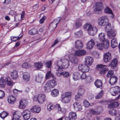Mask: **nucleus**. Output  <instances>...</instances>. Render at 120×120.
Instances as JSON below:
<instances>
[{"label": "nucleus", "instance_id": "nucleus-6", "mask_svg": "<svg viewBox=\"0 0 120 120\" xmlns=\"http://www.w3.org/2000/svg\"><path fill=\"white\" fill-rule=\"evenodd\" d=\"M97 66V69L100 71L99 73L101 74L104 75L109 70L108 68H106V65L100 64Z\"/></svg>", "mask_w": 120, "mask_h": 120}, {"label": "nucleus", "instance_id": "nucleus-18", "mask_svg": "<svg viewBox=\"0 0 120 120\" xmlns=\"http://www.w3.org/2000/svg\"><path fill=\"white\" fill-rule=\"evenodd\" d=\"M95 8L94 10L97 13L98 12H101V4L99 3H97L95 4Z\"/></svg>", "mask_w": 120, "mask_h": 120}, {"label": "nucleus", "instance_id": "nucleus-41", "mask_svg": "<svg viewBox=\"0 0 120 120\" xmlns=\"http://www.w3.org/2000/svg\"><path fill=\"white\" fill-rule=\"evenodd\" d=\"M96 110L98 115H99L102 112L103 109L101 106H97L96 107Z\"/></svg>", "mask_w": 120, "mask_h": 120}, {"label": "nucleus", "instance_id": "nucleus-11", "mask_svg": "<svg viewBox=\"0 0 120 120\" xmlns=\"http://www.w3.org/2000/svg\"><path fill=\"white\" fill-rule=\"evenodd\" d=\"M94 61L93 58L91 56H86L85 58L84 63L85 65H91Z\"/></svg>", "mask_w": 120, "mask_h": 120}, {"label": "nucleus", "instance_id": "nucleus-33", "mask_svg": "<svg viewBox=\"0 0 120 120\" xmlns=\"http://www.w3.org/2000/svg\"><path fill=\"white\" fill-rule=\"evenodd\" d=\"M117 40L116 39L113 38L112 39L111 41V46L113 48H115L118 45Z\"/></svg>", "mask_w": 120, "mask_h": 120}, {"label": "nucleus", "instance_id": "nucleus-4", "mask_svg": "<svg viewBox=\"0 0 120 120\" xmlns=\"http://www.w3.org/2000/svg\"><path fill=\"white\" fill-rule=\"evenodd\" d=\"M109 22V19L108 17L106 16H102L99 18L98 21V25L101 26L106 25Z\"/></svg>", "mask_w": 120, "mask_h": 120}, {"label": "nucleus", "instance_id": "nucleus-31", "mask_svg": "<svg viewBox=\"0 0 120 120\" xmlns=\"http://www.w3.org/2000/svg\"><path fill=\"white\" fill-rule=\"evenodd\" d=\"M28 33L30 35H34L38 34V31L37 29L33 28L29 30L28 31Z\"/></svg>", "mask_w": 120, "mask_h": 120}, {"label": "nucleus", "instance_id": "nucleus-12", "mask_svg": "<svg viewBox=\"0 0 120 120\" xmlns=\"http://www.w3.org/2000/svg\"><path fill=\"white\" fill-rule=\"evenodd\" d=\"M61 19V17H58L55 19L50 24V26H52L53 25H54L53 30H54L56 27L57 24L59 22Z\"/></svg>", "mask_w": 120, "mask_h": 120}, {"label": "nucleus", "instance_id": "nucleus-21", "mask_svg": "<svg viewBox=\"0 0 120 120\" xmlns=\"http://www.w3.org/2000/svg\"><path fill=\"white\" fill-rule=\"evenodd\" d=\"M51 88H53L56 85V83L54 80H49L46 83Z\"/></svg>", "mask_w": 120, "mask_h": 120}, {"label": "nucleus", "instance_id": "nucleus-14", "mask_svg": "<svg viewBox=\"0 0 120 120\" xmlns=\"http://www.w3.org/2000/svg\"><path fill=\"white\" fill-rule=\"evenodd\" d=\"M111 59V56L110 53L107 52L105 53L104 55L103 60L104 62H107L110 61Z\"/></svg>", "mask_w": 120, "mask_h": 120}, {"label": "nucleus", "instance_id": "nucleus-24", "mask_svg": "<svg viewBox=\"0 0 120 120\" xmlns=\"http://www.w3.org/2000/svg\"><path fill=\"white\" fill-rule=\"evenodd\" d=\"M73 105L75 109L77 111H81L82 109L81 104L79 103L75 102Z\"/></svg>", "mask_w": 120, "mask_h": 120}, {"label": "nucleus", "instance_id": "nucleus-61", "mask_svg": "<svg viewBox=\"0 0 120 120\" xmlns=\"http://www.w3.org/2000/svg\"><path fill=\"white\" fill-rule=\"evenodd\" d=\"M98 48L100 50H101L103 48V44L99 43L97 45Z\"/></svg>", "mask_w": 120, "mask_h": 120}, {"label": "nucleus", "instance_id": "nucleus-15", "mask_svg": "<svg viewBox=\"0 0 120 120\" xmlns=\"http://www.w3.org/2000/svg\"><path fill=\"white\" fill-rule=\"evenodd\" d=\"M41 110L39 106L35 105L33 106L30 109L31 111L34 113H39Z\"/></svg>", "mask_w": 120, "mask_h": 120}, {"label": "nucleus", "instance_id": "nucleus-34", "mask_svg": "<svg viewBox=\"0 0 120 120\" xmlns=\"http://www.w3.org/2000/svg\"><path fill=\"white\" fill-rule=\"evenodd\" d=\"M54 105L52 103H49L47 106V109L49 111L54 109Z\"/></svg>", "mask_w": 120, "mask_h": 120}, {"label": "nucleus", "instance_id": "nucleus-54", "mask_svg": "<svg viewBox=\"0 0 120 120\" xmlns=\"http://www.w3.org/2000/svg\"><path fill=\"white\" fill-rule=\"evenodd\" d=\"M75 36L76 37H80L82 36L83 35L82 31L79 30L75 33Z\"/></svg>", "mask_w": 120, "mask_h": 120}, {"label": "nucleus", "instance_id": "nucleus-2", "mask_svg": "<svg viewBox=\"0 0 120 120\" xmlns=\"http://www.w3.org/2000/svg\"><path fill=\"white\" fill-rule=\"evenodd\" d=\"M72 93L70 91L61 94V101L64 104L69 103L71 100Z\"/></svg>", "mask_w": 120, "mask_h": 120}, {"label": "nucleus", "instance_id": "nucleus-40", "mask_svg": "<svg viewBox=\"0 0 120 120\" xmlns=\"http://www.w3.org/2000/svg\"><path fill=\"white\" fill-rule=\"evenodd\" d=\"M43 65V64L41 62L35 63L34 64V67L37 69L41 68Z\"/></svg>", "mask_w": 120, "mask_h": 120}, {"label": "nucleus", "instance_id": "nucleus-22", "mask_svg": "<svg viewBox=\"0 0 120 120\" xmlns=\"http://www.w3.org/2000/svg\"><path fill=\"white\" fill-rule=\"evenodd\" d=\"M75 45L77 49H81L83 47L82 42L81 41L78 40L75 42Z\"/></svg>", "mask_w": 120, "mask_h": 120}, {"label": "nucleus", "instance_id": "nucleus-53", "mask_svg": "<svg viewBox=\"0 0 120 120\" xmlns=\"http://www.w3.org/2000/svg\"><path fill=\"white\" fill-rule=\"evenodd\" d=\"M105 13L112 14V10L109 7H106L105 8Z\"/></svg>", "mask_w": 120, "mask_h": 120}, {"label": "nucleus", "instance_id": "nucleus-42", "mask_svg": "<svg viewBox=\"0 0 120 120\" xmlns=\"http://www.w3.org/2000/svg\"><path fill=\"white\" fill-rule=\"evenodd\" d=\"M51 88L46 83L44 87V89L45 92H48L50 91Z\"/></svg>", "mask_w": 120, "mask_h": 120}, {"label": "nucleus", "instance_id": "nucleus-8", "mask_svg": "<svg viewBox=\"0 0 120 120\" xmlns=\"http://www.w3.org/2000/svg\"><path fill=\"white\" fill-rule=\"evenodd\" d=\"M110 92L111 95L115 96L117 95L120 91V87L118 86L111 87L110 89Z\"/></svg>", "mask_w": 120, "mask_h": 120}, {"label": "nucleus", "instance_id": "nucleus-55", "mask_svg": "<svg viewBox=\"0 0 120 120\" xmlns=\"http://www.w3.org/2000/svg\"><path fill=\"white\" fill-rule=\"evenodd\" d=\"M89 113L93 115H97L98 114L96 110L94 109H90L89 110Z\"/></svg>", "mask_w": 120, "mask_h": 120}, {"label": "nucleus", "instance_id": "nucleus-3", "mask_svg": "<svg viewBox=\"0 0 120 120\" xmlns=\"http://www.w3.org/2000/svg\"><path fill=\"white\" fill-rule=\"evenodd\" d=\"M84 28L87 30L90 35H94L97 32L98 30L95 27H92L90 24H86L83 26Z\"/></svg>", "mask_w": 120, "mask_h": 120}, {"label": "nucleus", "instance_id": "nucleus-23", "mask_svg": "<svg viewBox=\"0 0 120 120\" xmlns=\"http://www.w3.org/2000/svg\"><path fill=\"white\" fill-rule=\"evenodd\" d=\"M22 77L24 80L26 81H29L30 79L29 74L27 72L23 73Z\"/></svg>", "mask_w": 120, "mask_h": 120}, {"label": "nucleus", "instance_id": "nucleus-26", "mask_svg": "<svg viewBox=\"0 0 120 120\" xmlns=\"http://www.w3.org/2000/svg\"><path fill=\"white\" fill-rule=\"evenodd\" d=\"M117 79V77L115 76L111 77L109 82L110 84L112 85H114L116 83Z\"/></svg>", "mask_w": 120, "mask_h": 120}, {"label": "nucleus", "instance_id": "nucleus-25", "mask_svg": "<svg viewBox=\"0 0 120 120\" xmlns=\"http://www.w3.org/2000/svg\"><path fill=\"white\" fill-rule=\"evenodd\" d=\"M15 101V97L13 96H10L8 97V102L10 104H13Z\"/></svg>", "mask_w": 120, "mask_h": 120}, {"label": "nucleus", "instance_id": "nucleus-17", "mask_svg": "<svg viewBox=\"0 0 120 120\" xmlns=\"http://www.w3.org/2000/svg\"><path fill=\"white\" fill-rule=\"evenodd\" d=\"M94 45V41L93 39H91L88 42L87 45V48L89 49H91Z\"/></svg>", "mask_w": 120, "mask_h": 120}, {"label": "nucleus", "instance_id": "nucleus-52", "mask_svg": "<svg viewBox=\"0 0 120 120\" xmlns=\"http://www.w3.org/2000/svg\"><path fill=\"white\" fill-rule=\"evenodd\" d=\"M103 91L102 90L97 95L95 96V98L98 99L101 98L103 96Z\"/></svg>", "mask_w": 120, "mask_h": 120}, {"label": "nucleus", "instance_id": "nucleus-36", "mask_svg": "<svg viewBox=\"0 0 120 120\" xmlns=\"http://www.w3.org/2000/svg\"><path fill=\"white\" fill-rule=\"evenodd\" d=\"M80 74L78 72H75L73 74V78L75 80H78L80 78Z\"/></svg>", "mask_w": 120, "mask_h": 120}, {"label": "nucleus", "instance_id": "nucleus-59", "mask_svg": "<svg viewBox=\"0 0 120 120\" xmlns=\"http://www.w3.org/2000/svg\"><path fill=\"white\" fill-rule=\"evenodd\" d=\"M114 73L113 71L112 70H109L107 74V76L109 77L111 76Z\"/></svg>", "mask_w": 120, "mask_h": 120}, {"label": "nucleus", "instance_id": "nucleus-50", "mask_svg": "<svg viewBox=\"0 0 120 120\" xmlns=\"http://www.w3.org/2000/svg\"><path fill=\"white\" fill-rule=\"evenodd\" d=\"M111 24L110 23H109V22L106 25V26L105 27V29L106 30V31H107L108 30H111V29H114V27H112L111 26Z\"/></svg>", "mask_w": 120, "mask_h": 120}, {"label": "nucleus", "instance_id": "nucleus-19", "mask_svg": "<svg viewBox=\"0 0 120 120\" xmlns=\"http://www.w3.org/2000/svg\"><path fill=\"white\" fill-rule=\"evenodd\" d=\"M68 117L70 120L75 119L77 118L76 113L74 112H70L69 114Z\"/></svg>", "mask_w": 120, "mask_h": 120}, {"label": "nucleus", "instance_id": "nucleus-38", "mask_svg": "<svg viewBox=\"0 0 120 120\" xmlns=\"http://www.w3.org/2000/svg\"><path fill=\"white\" fill-rule=\"evenodd\" d=\"M85 92V90L83 86H80L79 88V92L78 93L80 94L81 95H82Z\"/></svg>", "mask_w": 120, "mask_h": 120}, {"label": "nucleus", "instance_id": "nucleus-1", "mask_svg": "<svg viewBox=\"0 0 120 120\" xmlns=\"http://www.w3.org/2000/svg\"><path fill=\"white\" fill-rule=\"evenodd\" d=\"M69 65V61L68 59H63L57 61L55 68L56 69L60 68L66 69L68 67Z\"/></svg>", "mask_w": 120, "mask_h": 120}, {"label": "nucleus", "instance_id": "nucleus-20", "mask_svg": "<svg viewBox=\"0 0 120 120\" xmlns=\"http://www.w3.org/2000/svg\"><path fill=\"white\" fill-rule=\"evenodd\" d=\"M20 104L19 106V108L22 109H24L27 104V101L25 100H21L19 102Z\"/></svg>", "mask_w": 120, "mask_h": 120}, {"label": "nucleus", "instance_id": "nucleus-35", "mask_svg": "<svg viewBox=\"0 0 120 120\" xmlns=\"http://www.w3.org/2000/svg\"><path fill=\"white\" fill-rule=\"evenodd\" d=\"M5 79H4L3 77H1L0 79V87L4 88L5 86Z\"/></svg>", "mask_w": 120, "mask_h": 120}, {"label": "nucleus", "instance_id": "nucleus-64", "mask_svg": "<svg viewBox=\"0 0 120 120\" xmlns=\"http://www.w3.org/2000/svg\"><path fill=\"white\" fill-rule=\"evenodd\" d=\"M82 95H81L79 93H78V94H76L75 96V99L76 100H77L78 99L81 98L82 97Z\"/></svg>", "mask_w": 120, "mask_h": 120}, {"label": "nucleus", "instance_id": "nucleus-60", "mask_svg": "<svg viewBox=\"0 0 120 120\" xmlns=\"http://www.w3.org/2000/svg\"><path fill=\"white\" fill-rule=\"evenodd\" d=\"M84 105L86 107H88L90 105V104L86 100H84L83 101Z\"/></svg>", "mask_w": 120, "mask_h": 120}, {"label": "nucleus", "instance_id": "nucleus-58", "mask_svg": "<svg viewBox=\"0 0 120 120\" xmlns=\"http://www.w3.org/2000/svg\"><path fill=\"white\" fill-rule=\"evenodd\" d=\"M60 37H59L57 38L56 40L54 42L53 44L51 45L52 47H53L56 44H57L59 42L60 40Z\"/></svg>", "mask_w": 120, "mask_h": 120}, {"label": "nucleus", "instance_id": "nucleus-62", "mask_svg": "<svg viewBox=\"0 0 120 120\" xmlns=\"http://www.w3.org/2000/svg\"><path fill=\"white\" fill-rule=\"evenodd\" d=\"M9 15H17V14H16V12L14 10H13L10 11L9 13Z\"/></svg>", "mask_w": 120, "mask_h": 120}, {"label": "nucleus", "instance_id": "nucleus-29", "mask_svg": "<svg viewBox=\"0 0 120 120\" xmlns=\"http://www.w3.org/2000/svg\"><path fill=\"white\" fill-rule=\"evenodd\" d=\"M112 103L109 104L108 106V107L110 109H112L114 107H117L118 105V102L115 101L113 100L112 101Z\"/></svg>", "mask_w": 120, "mask_h": 120}, {"label": "nucleus", "instance_id": "nucleus-49", "mask_svg": "<svg viewBox=\"0 0 120 120\" xmlns=\"http://www.w3.org/2000/svg\"><path fill=\"white\" fill-rule=\"evenodd\" d=\"M79 73L80 74V78L82 79H85L86 78L87 76L86 75V73L82 72Z\"/></svg>", "mask_w": 120, "mask_h": 120}, {"label": "nucleus", "instance_id": "nucleus-45", "mask_svg": "<svg viewBox=\"0 0 120 120\" xmlns=\"http://www.w3.org/2000/svg\"><path fill=\"white\" fill-rule=\"evenodd\" d=\"M88 65H84V67H83L82 72L85 73L89 72L90 70V68L88 67Z\"/></svg>", "mask_w": 120, "mask_h": 120}, {"label": "nucleus", "instance_id": "nucleus-43", "mask_svg": "<svg viewBox=\"0 0 120 120\" xmlns=\"http://www.w3.org/2000/svg\"><path fill=\"white\" fill-rule=\"evenodd\" d=\"M117 62V61L116 59H114L112 61L110 66L111 67H115L116 66Z\"/></svg>", "mask_w": 120, "mask_h": 120}, {"label": "nucleus", "instance_id": "nucleus-63", "mask_svg": "<svg viewBox=\"0 0 120 120\" xmlns=\"http://www.w3.org/2000/svg\"><path fill=\"white\" fill-rule=\"evenodd\" d=\"M29 67L28 64L27 63L23 64L22 65V67L24 68H28Z\"/></svg>", "mask_w": 120, "mask_h": 120}, {"label": "nucleus", "instance_id": "nucleus-37", "mask_svg": "<svg viewBox=\"0 0 120 120\" xmlns=\"http://www.w3.org/2000/svg\"><path fill=\"white\" fill-rule=\"evenodd\" d=\"M61 107L59 104H56L54 105V109H55L58 113H60L61 112Z\"/></svg>", "mask_w": 120, "mask_h": 120}, {"label": "nucleus", "instance_id": "nucleus-46", "mask_svg": "<svg viewBox=\"0 0 120 120\" xmlns=\"http://www.w3.org/2000/svg\"><path fill=\"white\" fill-rule=\"evenodd\" d=\"M82 20L81 19L77 20L75 23V26L76 27L81 26L82 25Z\"/></svg>", "mask_w": 120, "mask_h": 120}, {"label": "nucleus", "instance_id": "nucleus-9", "mask_svg": "<svg viewBox=\"0 0 120 120\" xmlns=\"http://www.w3.org/2000/svg\"><path fill=\"white\" fill-rule=\"evenodd\" d=\"M22 117L25 120L29 119L31 116V112L29 110L26 109L24 110L22 113Z\"/></svg>", "mask_w": 120, "mask_h": 120}, {"label": "nucleus", "instance_id": "nucleus-56", "mask_svg": "<svg viewBox=\"0 0 120 120\" xmlns=\"http://www.w3.org/2000/svg\"><path fill=\"white\" fill-rule=\"evenodd\" d=\"M5 95L4 92L1 90H0V99H2L4 98Z\"/></svg>", "mask_w": 120, "mask_h": 120}, {"label": "nucleus", "instance_id": "nucleus-27", "mask_svg": "<svg viewBox=\"0 0 120 120\" xmlns=\"http://www.w3.org/2000/svg\"><path fill=\"white\" fill-rule=\"evenodd\" d=\"M94 84L97 88L101 89L102 87V82L99 79L97 80L94 82Z\"/></svg>", "mask_w": 120, "mask_h": 120}, {"label": "nucleus", "instance_id": "nucleus-7", "mask_svg": "<svg viewBox=\"0 0 120 120\" xmlns=\"http://www.w3.org/2000/svg\"><path fill=\"white\" fill-rule=\"evenodd\" d=\"M63 69L61 68L56 69V75L59 76H61L62 75L65 77H68L69 75V73L66 71L63 72Z\"/></svg>", "mask_w": 120, "mask_h": 120}, {"label": "nucleus", "instance_id": "nucleus-13", "mask_svg": "<svg viewBox=\"0 0 120 120\" xmlns=\"http://www.w3.org/2000/svg\"><path fill=\"white\" fill-rule=\"evenodd\" d=\"M86 52L84 50H76L74 52L75 56H82L86 54Z\"/></svg>", "mask_w": 120, "mask_h": 120}, {"label": "nucleus", "instance_id": "nucleus-48", "mask_svg": "<svg viewBox=\"0 0 120 120\" xmlns=\"http://www.w3.org/2000/svg\"><path fill=\"white\" fill-rule=\"evenodd\" d=\"M53 76V75L52 74L51 71H48L46 74V79H49Z\"/></svg>", "mask_w": 120, "mask_h": 120}, {"label": "nucleus", "instance_id": "nucleus-32", "mask_svg": "<svg viewBox=\"0 0 120 120\" xmlns=\"http://www.w3.org/2000/svg\"><path fill=\"white\" fill-rule=\"evenodd\" d=\"M102 42H103L102 44L103 48L105 49H108L109 46V41L107 39L105 40Z\"/></svg>", "mask_w": 120, "mask_h": 120}, {"label": "nucleus", "instance_id": "nucleus-44", "mask_svg": "<svg viewBox=\"0 0 120 120\" xmlns=\"http://www.w3.org/2000/svg\"><path fill=\"white\" fill-rule=\"evenodd\" d=\"M8 114L7 112L4 111L0 113V117L4 119L8 116Z\"/></svg>", "mask_w": 120, "mask_h": 120}, {"label": "nucleus", "instance_id": "nucleus-51", "mask_svg": "<svg viewBox=\"0 0 120 120\" xmlns=\"http://www.w3.org/2000/svg\"><path fill=\"white\" fill-rule=\"evenodd\" d=\"M20 116L18 115V113L17 112H15L13 115V119L12 120H16L18 119H20L19 118Z\"/></svg>", "mask_w": 120, "mask_h": 120}, {"label": "nucleus", "instance_id": "nucleus-30", "mask_svg": "<svg viewBox=\"0 0 120 120\" xmlns=\"http://www.w3.org/2000/svg\"><path fill=\"white\" fill-rule=\"evenodd\" d=\"M5 80L8 85L10 86L13 85L14 83L10 78L8 77H6L5 79Z\"/></svg>", "mask_w": 120, "mask_h": 120}, {"label": "nucleus", "instance_id": "nucleus-39", "mask_svg": "<svg viewBox=\"0 0 120 120\" xmlns=\"http://www.w3.org/2000/svg\"><path fill=\"white\" fill-rule=\"evenodd\" d=\"M59 93V91L57 90L54 89L51 92V94L52 96L55 97L58 95Z\"/></svg>", "mask_w": 120, "mask_h": 120}, {"label": "nucleus", "instance_id": "nucleus-16", "mask_svg": "<svg viewBox=\"0 0 120 120\" xmlns=\"http://www.w3.org/2000/svg\"><path fill=\"white\" fill-rule=\"evenodd\" d=\"M11 78L13 79H16L18 77V72L16 70H14L11 72Z\"/></svg>", "mask_w": 120, "mask_h": 120}, {"label": "nucleus", "instance_id": "nucleus-47", "mask_svg": "<svg viewBox=\"0 0 120 120\" xmlns=\"http://www.w3.org/2000/svg\"><path fill=\"white\" fill-rule=\"evenodd\" d=\"M43 78V76L41 75H39L36 78V81L38 83L41 82Z\"/></svg>", "mask_w": 120, "mask_h": 120}, {"label": "nucleus", "instance_id": "nucleus-10", "mask_svg": "<svg viewBox=\"0 0 120 120\" xmlns=\"http://www.w3.org/2000/svg\"><path fill=\"white\" fill-rule=\"evenodd\" d=\"M117 33V32L115 29H111L110 30L107 31V35L109 38H112L115 36Z\"/></svg>", "mask_w": 120, "mask_h": 120}, {"label": "nucleus", "instance_id": "nucleus-5", "mask_svg": "<svg viewBox=\"0 0 120 120\" xmlns=\"http://www.w3.org/2000/svg\"><path fill=\"white\" fill-rule=\"evenodd\" d=\"M33 100L35 101H38L39 103L42 104L46 100L45 96L44 94H39L34 96L33 98Z\"/></svg>", "mask_w": 120, "mask_h": 120}, {"label": "nucleus", "instance_id": "nucleus-57", "mask_svg": "<svg viewBox=\"0 0 120 120\" xmlns=\"http://www.w3.org/2000/svg\"><path fill=\"white\" fill-rule=\"evenodd\" d=\"M109 112L110 114L113 116L115 115L117 112L116 110L114 109H113L111 110H109Z\"/></svg>", "mask_w": 120, "mask_h": 120}, {"label": "nucleus", "instance_id": "nucleus-28", "mask_svg": "<svg viewBox=\"0 0 120 120\" xmlns=\"http://www.w3.org/2000/svg\"><path fill=\"white\" fill-rule=\"evenodd\" d=\"M98 38L99 40L101 42H102L107 39L105 38V35L103 33H99L98 34Z\"/></svg>", "mask_w": 120, "mask_h": 120}]
</instances>
